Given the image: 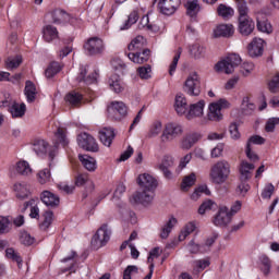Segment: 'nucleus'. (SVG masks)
<instances>
[{
  "label": "nucleus",
  "instance_id": "a19ab883",
  "mask_svg": "<svg viewBox=\"0 0 279 279\" xmlns=\"http://www.w3.org/2000/svg\"><path fill=\"white\" fill-rule=\"evenodd\" d=\"M209 266H210L209 258L196 259L193 262V274H195L197 276V274H199V271H204V269H206V267H209Z\"/></svg>",
  "mask_w": 279,
  "mask_h": 279
},
{
  "label": "nucleus",
  "instance_id": "dca6fc26",
  "mask_svg": "<svg viewBox=\"0 0 279 279\" xmlns=\"http://www.w3.org/2000/svg\"><path fill=\"white\" fill-rule=\"evenodd\" d=\"M133 199L136 202V204H142V206H149L151 205V202H154V192L142 190L134 194Z\"/></svg>",
  "mask_w": 279,
  "mask_h": 279
},
{
  "label": "nucleus",
  "instance_id": "aec40b11",
  "mask_svg": "<svg viewBox=\"0 0 279 279\" xmlns=\"http://www.w3.org/2000/svg\"><path fill=\"white\" fill-rule=\"evenodd\" d=\"M114 136H117V133H114V129L112 128H104L99 131L100 143H102L105 147H110V145H112Z\"/></svg>",
  "mask_w": 279,
  "mask_h": 279
},
{
  "label": "nucleus",
  "instance_id": "9b49d317",
  "mask_svg": "<svg viewBox=\"0 0 279 279\" xmlns=\"http://www.w3.org/2000/svg\"><path fill=\"white\" fill-rule=\"evenodd\" d=\"M180 3H182V0H159L157 8L160 14L171 16L180 8Z\"/></svg>",
  "mask_w": 279,
  "mask_h": 279
},
{
  "label": "nucleus",
  "instance_id": "f704fd0d",
  "mask_svg": "<svg viewBox=\"0 0 279 279\" xmlns=\"http://www.w3.org/2000/svg\"><path fill=\"white\" fill-rule=\"evenodd\" d=\"M177 223H178V219L175 217H170L161 230L160 238L168 239L169 234H171V231L173 230V228H175Z\"/></svg>",
  "mask_w": 279,
  "mask_h": 279
},
{
  "label": "nucleus",
  "instance_id": "b1692460",
  "mask_svg": "<svg viewBox=\"0 0 279 279\" xmlns=\"http://www.w3.org/2000/svg\"><path fill=\"white\" fill-rule=\"evenodd\" d=\"M71 21V15L66 11L61 9H56L52 11V23L60 25V23H69Z\"/></svg>",
  "mask_w": 279,
  "mask_h": 279
},
{
  "label": "nucleus",
  "instance_id": "e433bc0d",
  "mask_svg": "<svg viewBox=\"0 0 279 279\" xmlns=\"http://www.w3.org/2000/svg\"><path fill=\"white\" fill-rule=\"evenodd\" d=\"M43 33L46 43H51L52 40H56V38H58V28L52 25H47L46 27H44Z\"/></svg>",
  "mask_w": 279,
  "mask_h": 279
},
{
  "label": "nucleus",
  "instance_id": "79ce46f5",
  "mask_svg": "<svg viewBox=\"0 0 279 279\" xmlns=\"http://www.w3.org/2000/svg\"><path fill=\"white\" fill-rule=\"evenodd\" d=\"M241 110L242 114L250 116L256 110V105L250 102V97L245 96L242 99Z\"/></svg>",
  "mask_w": 279,
  "mask_h": 279
},
{
  "label": "nucleus",
  "instance_id": "473e14b6",
  "mask_svg": "<svg viewBox=\"0 0 279 279\" xmlns=\"http://www.w3.org/2000/svg\"><path fill=\"white\" fill-rule=\"evenodd\" d=\"M49 144L45 140H35L33 143V150L37 156H45Z\"/></svg>",
  "mask_w": 279,
  "mask_h": 279
},
{
  "label": "nucleus",
  "instance_id": "2f4dec72",
  "mask_svg": "<svg viewBox=\"0 0 279 279\" xmlns=\"http://www.w3.org/2000/svg\"><path fill=\"white\" fill-rule=\"evenodd\" d=\"M86 68L80 69V75L77 76V82H85V84H95L97 82V73H92L86 77Z\"/></svg>",
  "mask_w": 279,
  "mask_h": 279
},
{
  "label": "nucleus",
  "instance_id": "f3484780",
  "mask_svg": "<svg viewBox=\"0 0 279 279\" xmlns=\"http://www.w3.org/2000/svg\"><path fill=\"white\" fill-rule=\"evenodd\" d=\"M264 47L265 40H263V38L255 37L248 45V56H251V58H258V56H263Z\"/></svg>",
  "mask_w": 279,
  "mask_h": 279
},
{
  "label": "nucleus",
  "instance_id": "6ab92c4d",
  "mask_svg": "<svg viewBox=\"0 0 279 279\" xmlns=\"http://www.w3.org/2000/svg\"><path fill=\"white\" fill-rule=\"evenodd\" d=\"M205 106H206V101H204V100H199L198 102L191 105L190 110L186 114V119L191 120V119H195L197 117H198V119L204 117Z\"/></svg>",
  "mask_w": 279,
  "mask_h": 279
},
{
  "label": "nucleus",
  "instance_id": "423d86ee",
  "mask_svg": "<svg viewBox=\"0 0 279 279\" xmlns=\"http://www.w3.org/2000/svg\"><path fill=\"white\" fill-rule=\"evenodd\" d=\"M230 102L226 98H220L217 102H211L208 107V120L209 121H221L223 119V114L221 110L229 108Z\"/></svg>",
  "mask_w": 279,
  "mask_h": 279
},
{
  "label": "nucleus",
  "instance_id": "7ed1b4c3",
  "mask_svg": "<svg viewBox=\"0 0 279 279\" xmlns=\"http://www.w3.org/2000/svg\"><path fill=\"white\" fill-rule=\"evenodd\" d=\"M241 64V57L236 53L229 54L226 59L218 62L215 66L217 73H226L230 75L234 73V69Z\"/></svg>",
  "mask_w": 279,
  "mask_h": 279
},
{
  "label": "nucleus",
  "instance_id": "bf43d9fd",
  "mask_svg": "<svg viewBox=\"0 0 279 279\" xmlns=\"http://www.w3.org/2000/svg\"><path fill=\"white\" fill-rule=\"evenodd\" d=\"M180 56H182V48H179L169 68V75H173L175 73V69H178V62H180Z\"/></svg>",
  "mask_w": 279,
  "mask_h": 279
},
{
  "label": "nucleus",
  "instance_id": "6e6552de",
  "mask_svg": "<svg viewBox=\"0 0 279 279\" xmlns=\"http://www.w3.org/2000/svg\"><path fill=\"white\" fill-rule=\"evenodd\" d=\"M84 49L87 56H101L106 49V46L104 45V40L101 38L90 37L84 44Z\"/></svg>",
  "mask_w": 279,
  "mask_h": 279
},
{
  "label": "nucleus",
  "instance_id": "412c9836",
  "mask_svg": "<svg viewBox=\"0 0 279 279\" xmlns=\"http://www.w3.org/2000/svg\"><path fill=\"white\" fill-rule=\"evenodd\" d=\"M149 49H144L142 52H131L128 54V58L134 64H145L149 60Z\"/></svg>",
  "mask_w": 279,
  "mask_h": 279
},
{
  "label": "nucleus",
  "instance_id": "4d7b16f0",
  "mask_svg": "<svg viewBox=\"0 0 279 279\" xmlns=\"http://www.w3.org/2000/svg\"><path fill=\"white\" fill-rule=\"evenodd\" d=\"M23 62V58L21 56H16L15 58L7 59V69H19L21 63Z\"/></svg>",
  "mask_w": 279,
  "mask_h": 279
},
{
  "label": "nucleus",
  "instance_id": "ea45409f",
  "mask_svg": "<svg viewBox=\"0 0 279 279\" xmlns=\"http://www.w3.org/2000/svg\"><path fill=\"white\" fill-rule=\"evenodd\" d=\"M5 256L10 260H13L14 263H16L19 269H21V267H23V258H21V255L19 254V252H16L14 248H12V247L7 248Z\"/></svg>",
  "mask_w": 279,
  "mask_h": 279
},
{
  "label": "nucleus",
  "instance_id": "4be33fe9",
  "mask_svg": "<svg viewBox=\"0 0 279 279\" xmlns=\"http://www.w3.org/2000/svg\"><path fill=\"white\" fill-rule=\"evenodd\" d=\"M255 169L253 163L242 161L240 166V182H247L252 178V170Z\"/></svg>",
  "mask_w": 279,
  "mask_h": 279
},
{
  "label": "nucleus",
  "instance_id": "39448f33",
  "mask_svg": "<svg viewBox=\"0 0 279 279\" xmlns=\"http://www.w3.org/2000/svg\"><path fill=\"white\" fill-rule=\"evenodd\" d=\"M184 132L182 129V125L170 122L165 125V129L160 135L161 143H173L175 138H179V136Z\"/></svg>",
  "mask_w": 279,
  "mask_h": 279
},
{
  "label": "nucleus",
  "instance_id": "2eb2a0df",
  "mask_svg": "<svg viewBox=\"0 0 279 279\" xmlns=\"http://www.w3.org/2000/svg\"><path fill=\"white\" fill-rule=\"evenodd\" d=\"M234 36V25L220 24L214 29L215 38H232Z\"/></svg>",
  "mask_w": 279,
  "mask_h": 279
},
{
  "label": "nucleus",
  "instance_id": "a18cd8bd",
  "mask_svg": "<svg viewBox=\"0 0 279 279\" xmlns=\"http://www.w3.org/2000/svg\"><path fill=\"white\" fill-rule=\"evenodd\" d=\"M143 47H145V37L137 36L131 41V45H129L128 49L129 51H141Z\"/></svg>",
  "mask_w": 279,
  "mask_h": 279
},
{
  "label": "nucleus",
  "instance_id": "1a4fd4ad",
  "mask_svg": "<svg viewBox=\"0 0 279 279\" xmlns=\"http://www.w3.org/2000/svg\"><path fill=\"white\" fill-rule=\"evenodd\" d=\"M108 116L110 119H114L116 121H120L128 117V106L123 101H112L107 108Z\"/></svg>",
  "mask_w": 279,
  "mask_h": 279
},
{
  "label": "nucleus",
  "instance_id": "49530a36",
  "mask_svg": "<svg viewBox=\"0 0 279 279\" xmlns=\"http://www.w3.org/2000/svg\"><path fill=\"white\" fill-rule=\"evenodd\" d=\"M15 170L20 175H32V168L27 161H19Z\"/></svg>",
  "mask_w": 279,
  "mask_h": 279
},
{
  "label": "nucleus",
  "instance_id": "69168bd1",
  "mask_svg": "<svg viewBox=\"0 0 279 279\" xmlns=\"http://www.w3.org/2000/svg\"><path fill=\"white\" fill-rule=\"evenodd\" d=\"M268 88L270 93H278L279 89V73H276L270 82L268 83Z\"/></svg>",
  "mask_w": 279,
  "mask_h": 279
},
{
  "label": "nucleus",
  "instance_id": "cd10ccee",
  "mask_svg": "<svg viewBox=\"0 0 279 279\" xmlns=\"http://www.w3.org/2000/svg\"><path fill=\"white\" fill-rule=\"evenodd\" d=\"M78 159L87 171L97 170V160L88 155H78Z\"/></svg>",
  "mask_w": 279,
  "mask_h": 279
},
{
  "label": "nucleus",
  "instance_id": "0e129e2a",
  "mask_svg": "<svg viewBox=\"0 0 279 279\" xmlns=\"http://www.w3.org/2000/svg\"><path fill=\"white\" fill-rule=\"evenodd\" d=\"M229 134L232 141H239L241 138V133L239 132V125L236 123H231L229 125Z\"/></svg>",
  "mask_w": 279,
  "mask_h": 279
},
{
  "label": "nucleus",
  "instance_id": "c03bdc74",
  "mask_svg": "<svg viewBox=\"0 0 279 279\" xmlns=\"http://www.w3.org/2000/svg\"><path fill=\"white\" fill-rule=\"evenodd\" d=\"M37 182L39 184H49L51 182V170L45 168L37 173Z\"/></svg>",
  "mask_w": 279,
  "mask_h": 279
},
{
  "label": "nucleus",
  "instance_id": "13d9d810",
  "mask_svg": "<svg viewBox=\"0 0 279 279\" xmlns=\"http://www.w3.org/2000/svg\"><path fill=\"white\" fill-rule=\"evenodd\" d=\"M53 221V211H46L44 214V221L40 225L41 230H47L49 229V226H51Z\"/></svg>",
  "mask_w": 279,
  "mask_h": 279
},
{
  "label": "nucleus",
  "instance_id": "e2e57ef3",
  "mask_svg": "<svg viewBox=\"0 0 279 279\" xmlns=\"http://www.w3.org/2000/svg\"><path fill=\"white\" fill-rule=\"evenodd\" d=\"M206 193V195H210V191H208V186L207 185H201L198 186L194 193L191 195L192 199H194L195 202H197L198 197H202V194Z\"/></svg>",
  "mask_w": 279,
  "mask_h": 279
},
{
  "label": "nucleus",
  "instance_id": "9d476101",
  "mask_svg": "<svg viewBox=\"0 0 279 279\" xmlns=\"http://www.w3.org/2000/svg\"><path fill=\"white\" fill-rule=\"evenodd\" d=\"M77 143L78 147H82V149H85L86 151H99V144H97L95 137L88 133H81L77 136Z\"/></svg>",
  "mask_w": 279,
  "mask_h": 279
},
{
  "label": "nucleus",
  "instance_id": "f8f14e48",
  "mask_svg": "<svg viewBox=\"0 0 279 279\" xmlns=\"http://www.w3.org/2000/svg\"><path fill=\"white\" fill-rule=\"evenodd\" d=\"M231 222L232 214H230L228 207H220L217 215L214 217V226H218L219 228H226V226H228Z\"/></svg>",
  "mask_w": 279,
  "mask_h": 279
},
{
  "label": "nucleus",
  "instance_id": "72a5a7b5",
  "mask_svg": "<svg viewBox=\"0 0 279 279\" xmlns=\"http://www.w3.org/2000/svg\"><path fill=\"white\" fill-rule=\"evenodd\" d=\"M190 54L194 60H199L206 56V48L199 44H194L190 47Z\"/></svg>",
  "mask_w": 279,
  "mask_h": 279
},
{
  "label": "nucleus",
  "instance_id": "c85d7f7f",
  "mask_svg": "<svg viewBox=\"0 0 279 279\" xmlns=\"http://www.w3.org/2000/svg\"><path fill=\"white\" fill-rule=\"evenodd\" d=\"M202 140V134L199 133H192L185 136L183 140L181 147L182 149H191L197 143V141Z\"/></svg>",
  "mask_w": 279,
  "mask_h": 279
},
{
  "label": "nucleus",
  "instance_id": "0eeeda50",
  "mask_svg": "<svg viewBox=\"0 0 279 279\" xmlns=\"http://www.w3.org/2000/svg\"><path fill=\"white\" fill-rule=\"evenodd\" d=\"M202 82L197 72L190 74L184 83V92L192 97H197L202 93Z\"/></svg>",
  "mask_w": 279,
  "mask_h": 279
},
{
  "label": "nucleus",
  "instance_id": "a211bd4d",
  "mask_svg": "<svg viewBox=\"0 0 279 279\" xmlns=\"http://www.w3.org/2000/svg\"><path fill=\"white\" fill-rule=\"evenodd\" d=\"M41 202L50 208H58L60 206V196L49 191H44L40 195Z\"/></svg>",
  "mask_w": 279,
  "mask_h": 279
},
{
  "label": "nucleus",
  "instance_id": "7c9ffc66",
  "mask_svg": "<svg viewBox=\"0 0 279 279\" xmlns=\"http://www.w3.org/2000/svg\"><path fill=\"white\" fill-rule=\"evenodd\" d=\"M109 88L113 90V93H123V82L121 81V77L119 75L113 74L109 78Z\"/></svg>",
  "mask_w": 279,
  "mask_h": 279
},
{
  "label": "nucleus",
  "instance_id": "393cba45",
  "mask_svg": "<svg viewBox=\"0 0 279 279\" xmlns=\"http://www.w3.org/2000/svg\"><path fill=\"white\" fill-rule=\"evenodd\" d=\"M27 110V107L24 102L19 104L16 101L11 104L10 112L13 117V119H21L22 117H25V112Z\"/></svg>",
  "mask_w": 279,
  "mask_h": 279
},
{
  "label": "nucleus",
  "instance_id": "c9c22d12",
  "mask_svg": "<svg viewBox=\"0 0 279 279\" xmlns=\"http://www.w3.org/2000/svg\"><path fill=\"white\" fill-rule=\"evenodd\" d=\"M36 203V201L34 199H31L26 203H24V206L22 208V213H25L27 210V208L31 207V214H29V217L32 219H38V217H40V209L38 208V206H34V204Z\"/></svg>",
  "mask_w": 279,
  "mask_h": 279
},
{
  "label": "nucleus",
  "instance_id": "09e8293b",
  "mask_svg": "<svg viewBox=\"0 0 279 279\" xmlns=\"http://www.w3.org/2000/svg\"><path fill=\"white\" fill-rule=\"evenodd\" d=\"M54 136H56L58 143H60V145H62V147H66V145H69V138L66 137V129L59 128L57 130V132L54 133Z\"/></svg>",
  "mask_w": 279,
  "mask_h": 279
},
{
  "label": "nucleus",
  "instance_id": "a878e982",
  "mask_svg": "<svg viewBox=\"0 0 279 279\" xmlns=\"http://www.w3.org/2000/svg\"><path fill=\"white\" fill-rule=\"evenodd\" d=\"M14 191L17 199H27V197L32 195V192H29V185L26 183H15Z\"/></svg>",
  "mask_w": 279,
  "mask_h": 279
},
{
  "label": "nucleus",
  "instance_id": "bb28decb",
  "mask_svg": "<svg viewBox=\"0 0 279 279\" xmlns=\"http://www.w3.org/2000/svg\"><path fill=\"white\" fill-rule=\"evenodd\" d=\"M185 5L187 16L195 19L199 14V1L198 0H187Z\"/></svg>",
  "mask_w": 279,
  "mask_h": 279
},
{
  "label": "nucleus",
  "instance_id": "c756f323",
  "mask_svg": "<svg viewBox=\"0 0 279 279\" xmlns=\"http://www.w3.org/2000/svg\"><path fill=\"white\" fill-rule=\"evenodd\" d=\"M82 99L83 96L76 92H71L65 96L66 104L72 106V108H78V106H82Z\"/></svg>",
  "mask_w": 279,
  "mask_h": 279
},
{
  "label": "nucleus",
  "instance_id": "052dcab7",
  "mask_svg": "<svg viewBox=\"0 0 279 279\" xmlns=\"http://www.w3.org/2000/svg\"><path fill=\"white\" fill-rule=\"evenodd\" d=\"M10 232V218L0 216V234Z\"/></svg>",
  "mask_w": 279,
  "mask_h": 279
},
{
  "label": "nucleus",
  "instance_id": "680f3d73",
  "mask_svg": "<svg viewBox=\"0 0 279 279\" xmlns=\"http://www.w3.org/2000/svg\"><path fill=\"white\" fill-rule=\"evenodd\" d=\"M275 191H276V187L274 186V184L271 183L266 184L262 192L263 199H271V196L274 195Z\"/></svg>",
  "mask_w": 279,
  "mask_h": 279
},
{
  "label": "nucleus",
  "instance_id": "58836bf2",
  "mask_svg": "<svg viewBox=\"0 0 279 279\" xmlns=\"http://www.w3.org/2000/svg\"><path fill=\"white\" fill-rule=\"evenodd\" d=\"M60 71H62V65H60L58 61H52L46 69L45 75L48 80H51V77H54V75H58Z\"/></svg>",
  "mask_w": 279,
  "mask_h": 279
},
{
  "label": "nucleus",
  "instance_id": "5701e85b",
  "mask_svg": "<svg viewBox=\"0 0 279 279\" xmlns=\"http://www.w3.org/2000/svg\"><path fill=\"white\" fill-rule=\"evenodd\" d=\"M24 95L28 104H34V101H36V96L38 95V90L36 89V85L32 81H26Z\"/></svg>",
  "mask_w": 279,
  "mask_h": 279
},
{
  "label": "nucleus",
  "instance_id": "338daca9",
  "mask_svg": "<svg viewBox=\"0 0 279 279\" xmlns=\"http://www.w3.org/2000/svg\"><path fill=\"white\" fill-rule=\"evenodd\" d=\"M276 125H279V118H270L266 122L265 131L266 132H274L276 130Z\"/></svg>",
  "mask_w": 279,
  "mask_h": 279
},
{
  "label": "nucleus",
  "instance_id": "4c0bfd02",
  "mask_svg": "<svg viewBox=\"0 0 279 279\" xmlns=\"http://www.w3.org/2000/svg\"><path fill=\"white\" fill-rule=\"evenodd\" d=\"M186 97L184 95L179 94L175 97V111L178 114H186Z\"/></svg>",
  "mask_w": 279,
  "mask_h": 279
},
{
  "label": "nucleus",
  "instance_id": "8fccbe9b",
  "mask_svg": "<svg viewBox=\"0 0 279 279\" xmlns=\"http://www.w3.org/2000/svg\"><path fill=\"white\" fill-rule=\"evenodd\" d=\"M213 208H217V203L213 199H207L198 207V215H206V213H208V210H213Z\"/></svg>",
  "mask_w": 279,
  "mask_h": 279
},
{
  "label": "nucleus",
  "instance_id": "5fc2aeb1",
  "mask_svg": "<svg viewBox=\"0 0 279 279\" xmlns=\"http://www.w3.org/2000/svg\"><path fill=\"white\" fill-rule=\"evenodd\" d=\"M248 191H250V184H247V181H240V183L235 189V194L239 195V197H245Z\"/></svg>",
  "mask_w": 279,
  "mask_h": 279
},
{
  "label": "nucleus",
  "instance_id": "ddd939ff",
  "mask_svg": "<svg viewBox=\"0 0 279 279\" xmlns=\"http://www.w3.org/2000/svg\"><path fill=\"white\" fill-rule=\"evenodd\" d=\"M173 165H175L173 156L165 155L161 159V162L157 163L156 169H159V171L163 173V177L167 178V180H171V178H173V173L169 169H171Z\"/></svg>",
  "mask_w": 279,
  "mask_h": 279
},
{
  "label": "nucleus",
  "instance_id": "37998d69",
  "mask_svg": "<svg viewBox=\"0 0 279 279\" xmlns=\"http://www.w3.org/2000/svg\"><path fill=\"white\" fill-rule=\"evenodd\" d=\"M196 228H197V225L195 223V221L187 222L184 229L179 234V241H185L186 236H189V234H193Z\"/></svg>",
  "mask_w": 279,
  "mask_h": 279
},
{
  "label": "nucleus",
  "instance_id": "20e7f679",
  "mask_svg": "<svg viewBox=\"0 0 279 279\" xmlns=\"http://www.w3.org/2000/svg\"><path fill=\"white\" fill-rule=\"evenodd\" d=\"M110 236H112V229H110V226H108V223L101 225L92 238V246L94 250L104 247V245H107L108 241H110Z\"/></svg>",
  "mask_w": 279,
  "mask_h": 279
},
{
  "label": "nucleus",
  "instance_id": "864d4df0",
  "mask_svg": "<svg viewBox=\"0 0 279 279\" xmlns=\"http://www.w3.org/2000/svg\"><path fill=\"white\" fill-rule=\"evenodd\" d=\"M161 132H163L162 122L155 121L153 123V125L150 126V130L148 132V136H149V138H156V136H158V134H160Z\"/></svg>",
  "mask_w": 279,
  "mask_h": 279
},
{
  "label": "nucleus",
  "instance_id": "603ef678",
  "mask_svg": "<svg viewBox=\"0 0 279 279\" xmlns=\"http://www.w3.org/2000/svg\"><path fill=\"white\" fill-rule=\"evenodd\" d=\"M138 22V11H132L128 17V21L120 27V29H130L132 25Z\"/></svg>",
  "mask_w": 279,
  "mask_h": 279
},
{
  "label": "nucleus",
  "instance_id": "4468645a",
  "mask_svg": "<svg viewBox=\"0 0 279 279\" xmlns=\"http://www.w3.org/2000/svg\"><path fill=\"white\" fill-rule=\"evenodd\" d=\"M137 184L144 191L154 192L156 191V189H158V181L156 180V178L148 173L140 174L137 178Z\"/></svg>",
  "mask_w": 279,
  "mask_h": 279
},
{
  "label": "nucleus",
  "instance_id": "774afa93",
  "mask_svg": "<svg viewBox=\"0 0 279 279\" xmlns=\"http://www.w3.org/2000/svg\"><path fill=\"white\" fill-rule=\"evenodd\" d=\"M134 274H138V267L128 266L123 272V279H132V276H134Z\"/></svg>",
  "mask_w": 279,
  "mask_h": 279
},
{
  "label": "nucleus",
  "instance_id": "6e6d98bb",
  "mask_svg": "<svg viewBox=\"0 0 279 279\" xmlns=\"http://www.w3.org/2000/svg\"><path fill=\"white\" fill-rule=\"evenodd\" d=\"M141 80H151V65H144L137 69Z\"/></svg>",
  "mask_w": 279,
  "mask_h": 279
},
{
  "label": "nucleus",
  "instance_id": "3c124183",
  "mask_svg": "<svg viewBox=\"0 0 279 279\" xmlns=\"http://www.w3.org/2000/svg\"><path fill=\"white\" fill-rule=\"evenodd\" d=\"M197 181V177L195 175V172H192L190 175H186L183 178V181L181 183V189L183 191H186L187 189H191Z\"/></svg>",
  "mask_w": 279,
  "mask_h": 279
},
{
  "label": "nucleus",
  "instance_id": "f03ea898",
  "mask_svg": "<svg viewBox=\"0 0 279 279\" xmlns=\"http://www.w3.org/2000/svg\"><path fill=\"white\" fill-rule=\"evenodd\" d=\"M231 166L228 160L222 159L214 163L210 168L209 178L213 184H226L231 173Z\"/></svg>",
  "mask_w": 279,
  "mask_h": 279
},
{
  "label": "nucleus",
  "instance_id": "de8ad7c7",
  "mask_svg": "<svg viewBox=\"0 0 279 279\" xmlns=\"http://www.w3.org/2000/svg\"><path fill=\"white\" fill-rule=\"evenodd\" d=\"M217 12L222 19H232L234 16V9L226 4H219Z\"/></svg>",
  "mask_w": 279,
  "mask_h": 279
},
{
  "label": "nucleus",
  "instance_id": "f257e3e1",
  "mask_svg": "<svg viewBox=\"0 0 279 279\" xmlns=\"http://www.w3.org/2000/svg\"><path fill=\"white\" fill-rule=\"evenodd\" d=\"M238 13H239V32L242 36H250L254 32L256 25L254 20L250 16V7L247 2L238 3Z\"/></svg>",
  "mask_w": 279,
  "mask_h": 279
}]
</instances>
